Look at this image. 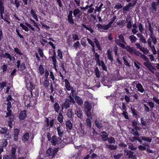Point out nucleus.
Wrapping results in <instances>:
<instances>
[{
    "label": "nucleus",
    "instance_id": "54",
    "mask_svg": "<svg viewBox=\"0 0 159 159\" xmlns=\"http://www.w3.org/2000/svg\"><path fill=\"white\" fill-rule=\"evenodd\" d=\"M126 21L127 22V27L129 29H131L132 28V24L131 20H130L128 21V19L126 20Z\"/></svg>",
    "mask_w": 159,
    "mask_h": 159
},
{
    "label": "nucleus",
    "instance_id": "22",
    "mask_svg": "<svg viewBox=\"0 0 159 159\" xmlns=\"http://www.w3.org/2000/svg\"><path fill=\"white\" fill-rule=\"evenodd\" d=\"M158 4L156 3V2H153L151 4L152 9V11H156L157 9Z\"/></svg>",
    "mask_w": 159,
    "mask_h": 159
},
{
    "label": "nucleus",
    "instance_id": "3",
    "mask_svg": "<svg viewBox=\"0 0 159 159\" xmlns=\"http://www.w3.org/2000/svg\"><path fill=\"white\" fill-rule=\"evenodd\" d=\"M137 0H133L132 2H129L122 9L123 11H128L130 8L135 6L137 3Z\"/></svg>",
    "mask_w": 159,
    "mask_h": 159
},
{
    "label": "nucleus",
    "instance_id": "38",
    "mask_svg": "<svg viewBox=\"0 0 159 159\" xmlns=\"http://www.w3.org/2000/svg\"><path fill=\"white\" fill-rule=\"evenodd\" d=\"M139 53L140 55V57L142 58V59L144 60L145 61H146V62H149V60L148 58L144 54H142L141 52H139V51L138 52Z\"/></svg>",
    "mask_w": 159,
    "mask_h": 159
},
{
    "label": "nucleus",
    "instance_id": "61",
    "mask_svg": "<svg viewBox=\"0 0 159 159\" xmlns=\"http://www.w3.org/2000/svg\"><path fill=\"white\" fill-rule=\"evenodd\" d=\"M7 65L4 64L1 67V68L3 70V72H5L7 70Z\"/></svg>",
    "mask_w": 159,
    "mask_h": 159
},
{
    "label": "nucleus",
    "instance_id": "43",
    "mask_svg": "<svg viewBox=\"0 0 159 159\" xmlns=\"http://www.w3.org/2000/svg\"><path fill=\"white\" fill-rule=\"evenodd\" d=\"M94 71L95 72V75L98 78H99L100 77V71L98 69V67H96Z\"/></svg>",
    "mask_w": 159,
    "mask_h": 159
},
{
    "label": "nucleus",
    "instance_id": "24",
    "mask_svg": "<svg viewBox=\"0 0 159 159\" xmlns=\"http://www.w3.org/2000/svg\"><path fill=\"white\" fill-rule=\"evenodd\" d=\"M26 116V111L25 110H24L20 112L19 115V118L20 120L24 119Z\"/></svg>",
    "mask_w": 159,
    "mask_h": 159
},
{
    "label": "nucleus",
    "instance_id": "27",
    "mask_svg": "<svg viewBox=\"0 0 159 159\" xmlns=\"http://www.w3.org/2000/svg\"><path fill=\"white\" fill-rule=\"evenodd\" d=\"M141 138L143 140L147 142L151 143L152 140V138L150 137H147L145 136H142Z\"/></svg>",
    "mask_w": 159,
    "mask_h": 159
},
{
    "label": "nucleus",
    "instance_id": "29",
    "mask_svg": "<svg viewBox=\"0 0 159 159\" xmlns=\"http://www.w3.org/2000/svg\"><path fill=\"white\" fill-rule=\"evenodd\" d=\"M65 87L66 89L68 91H70L71 90V87L69 82L67 79L65 80Z\"/></svg>",
    "mask_w": 159,
    "mask_h": 159
},
{
    "label": "nucleus",
    "instance_id": "28",
    "mask_svg": "<svg viewBox=\"0 0 159 159\" xmlns=\"http://www.w3.org/2000/svg\"><path fill=\"white\" fill-rule=\"evenodd\" d=\"M112 52L111 51L110 49H109L107 51V56L108 59L110 60L111 62H112L113 58L112 56Z\"/></svg>",
    "mask_w": 159,
    "mask_h": 159
},
{
    "label": "nucleus",
    "instance_id": "60",
    "mask_svg": "<svg viewBox=\"0 0 159 159\" xmlns=\"http://www.w3.org/2000/svg\"><path fill=\"white\" fill-rule=\"evenodd\" d=\"M103 6V4L102 3H101L100 5L99 6V7L98 6L96 7V9L95 11H97L98 12H100L101 11V10L102 8V7Z\"/></svg>",
    "mask_w": 159,
    "mask_h": 159
},
{
    "label": "nucleus",
    "instance_id": "17",
    "mask_svg": "<svg viewBox=\"0 0 159 159\" xmlns=\"http://www.w3.org/2000/svg\"><path fill=\"white\" fill-rule=\"evenodd\" d=\"M107 148L109 149L110 150H115L117 148L116 145H114L112 144H107L105 145Z\"/></svg>",
    "mask_w": 159,
    "mask_h": 159
},
{
    "label": "nucleus",
    "instance_id": "8",
    "mask_svg": "<svg viewBox=\"0 0 159 159\" xmlns=\"http://www.w3.org/2000/svg\"><path fill=\"white\" fill-rule=\"evenodd\" d=\"M25 79L27 86L28 85H29L30 84L29 88L31 90L30 91V93L32 95V90L34 89L35 87L33 85V84L30 82V80L29 79H26V77H25Z\"/></svg>",
    "mask_w": 159,
    "mask_h": 159
},
{
    "label": "nucleus",
    "instance_id": "40",
    "mask_svg": "<svg viewBox=\"0 0 159 159\" xmlns=\"http://www.w3.org/2000/svg\"><path fill=\"white\" fill-rule=\"evenodd\" d=\"M130 109L133 116H134L135 117H137L138 115L137 110H135L134 107H131Z\"/></svg>",
    "mask_w": 159,
    "mask_h": 159
},
{
    "label": "nucleus",
    "instance_id": "26",
    "mask_svg": "<svg viewBox=\"0 0 159 159\" xmlns=\"http://www.w3.org/2000/svg\"><path fill=\"white\" fill-rule=\"evenodd\" d=\"M102 120H95V125H96L97 127L99 129H101L102 128Z\"/></svg>",
    "mask_w": 159,
    "mask_h": 159
},
{
    "label": "nucleus",
    "instance_id": "39",
    "mask_svg": "<svg viewBox=\"0 0 159 159\" xmlns=\"http://www.w3.org/2000/svg\"><path fill=\"white\" fill-rule=\"evenodd\" d=\"M63 118L64 117L62 114L61 112L59 113L58 116L57 118L58 120L61 123L63 121Z\"/></svg>",
    "mask_w": 159,
    "mask_h": 159
},
{
    "label": "nucleus",
    "instance_id": "56",
    "mask_svg": "<svg viewBox=\"0 0 159 159\" xmlns=\"http://www.w3.org/2000/svg\"><path fill=\"white\" fill-rule=\"evenodd\" d=\"M123 155V154L120 153L117 154H115L113 157L115 159H120V157Z\"/></svg>",
    "mask_w": 159,
    "mask_h": 159
},
{
    "label": "nucleus",
    "instance_id": "14",
    "mask_svg": "<svg viewBox=\"0 0 159 159\" xmlns=\"http://www.w3.org/2000/svg\"><path fill=\"white\" fill-rule=\"evenodd\" d=\"M137 36L139 38V40L142 43L144 44L147 43L146 39L142 34L138 33L137 34Z\"/></svg>",
    "mask_w": 159,
    "mask_h": 159
},
{
    "label": "nucleus",
    "instance_id": "37",
    "mask_svg": "<svg viewBox=\"0 0 159 159\" xmlns=\"http://www.w3.org/2000/svg\"><path fill=\"white\" fill-rule=\"evenodd\" d=\"M30 14L31 15L33 18L36 20H38L37 16L35 12L32 9L31 10Z\"/></svg>",
    "mask_w": 159,
    "mask_h": 159
},
{
    "label": "nucleus",
    "instance_id": "30",
    "mask_svg": "<svg viewBox=\"0 0 159 159\" xmlns=\"http://www.w3.org/2000/svg\"><path fill=\"white\" fill-rule=\"evenodd\" d=\"M128 148L131 151H135L137 149V147L134 146L133 144L131 143H127Z\"/></svg>",
    "mask_w": 159,
    "mask_h": 159
},
{
    "label": "nucleus",
    "instance_id": "13",
    "mask_svg": "<svg viewBox=\"0 0 159 159\" xmlns=\"http://www.w3.org/2000/svg\"><path fill=\"white\" fill-rule=\"evenodd\" d=\"M75 100L78 105L82 106L83 104V101L82 98L78 96H76L75 98Z\"/></svg>",
    "mask_w": 159,
    "mask_h": 159
},
{
    "label": "nucleus",
    "instance_id": "55",
    "mask_svg": "<svg viewBox=\"0 0 159 159\" xmlns=\"http://www.w3.org/2000/svg\"><path fill=\"white\" fill-rule=\"evenodd\" d=\"M20 71H23L26 68V67L25 65V63L22 62L21 63L20 66Z\"/></svg>",
    "mask_w": 159,
    "mask_h": 159
},
{
    "label": "nucleus",
    "instance_id": "53",
    "mask_svg": "<svg viewBox=\"0 0 159 159\" xmlns=\"http://www.w3.org/2000/svg\"><path fill=\"white\" fill-rule=\"evenodd\" d=\"M120 21L116 23L117 25L119 26H122V27H123L125 25V20H120Z\"/></svg>",
    "mask_w": 159,
    "mask_h": 159
},
{
    "label": "nucleus",
    "instance_id": "58",
    "mask_svg": "<svg viewBox=\"0 0 159 159\" xmlns=\"http://www.w3.org/2000/svg\"><path fill=\"white\" fill-rule=\"evenodd\" d=\"M116 19V16H114L113 18L110 19V21L108 23V24L111 26V24L114 22L115 20Z\"/></svg>",
    "mask_w": 159,
    "mask_h": 159
},
{
    "label": "nucleus",
    "instance_id": "35",
    "mask_svg": "<svg viewBox=\"0 0 159 159\" xmlns=\"http://www.w3.org/2000/svg\"><path fill=\"white\" fill-rule=\"evenodd\" d=\"M49 85V79H45L43 85L45 88L46 89L48 88Z\"/></svg>",
    "mask_w": 159,
    "mask_h": 159
},
{
    "label": "nucleus",
    "instance_id": "23",
    "mask_svg": "<svg viewBox=\"0 0 159 159\" xmlns=\"http://www.w3.org/2000/svg\"><path fill=\"white\" fill-rule=\"evenodd\" d=\"M29 138V134L28 133H25L22 137V141L25 142L27 141Z\"/></svg>",
    "mask_w": 159,
    "mask_h": 159
},
{
    "label": "nucleus",
    "instance_id": "15",
    "mask_svg": "<svg viewBox=\"0 0 159 159\" xmlns=\"http://www.w3.org/2000/svg\"><path fill=\"white\" fill-rule=\"evenodd\" d=\"M140 129H131V133L134 136H139L140 135V133L138 131V130Z\"/></svg>",
    "mask_w": 159,
    "mask_h": 159
},
{
    "label": "nucleus",
    "instance_id": "47",
    "mask_svg": "<svg viewBox=\"0 0 159 159\" xmlns=\"http://www.w3.org/2000/svg\"><path fill=\"white\" fill-rule=\"evenodd\" d=\"M107 140L109 143L110 144L115 143V141L114 138L111 137L110 138H108Z\"/></svg>",
    "mask_w": 159,
    "mask_h": 159
},
{
    "label": "nucleus",
    "instance_id": "11",
    "mask_svg": "<svg viewBox=\"0 0 159 159\" xmlns=\"http://www.w3.org/2000/svg\"><path fill=\"white\" fill-rule=\"evenodd\" d=\"M100 136L102 140L104 141H107L108 139V134L105 131L101 133Z\"/></svg>",
    "mask_w": 159,
    "mask_h": 159
},
{
    "label": "nucleus",
    "instance_id": "45",
    "mask_svg": "<svg viewBox=\"0 0 159 159\" xmlns=\"http://www.w3.org/2000/svg\"><path fill=\"white\" fill-rule=\"evenodd\" d=\"M39 73L41 75H42L43 74L44 72V68L43 67V66L42 65H40L39 67Z\"/></svg>",
    "mask_w": 159,
    "mask_h": 159
},
{
    "label": "nucleus",
    "instance_id": "44",
    "mask_svg": "<svg viewBox=\"0 0 159 159\" xmlns=\"http://www.w3.org/2000/svg\"><path fill=\"white\" fill-rule=\"evenodd\" d=\"M14 51L17 54L19 55H22L23 54V53L22 52L20 49H19L18 48H14Z\"/></svg>",
    "mask_w": 159,
    "mask_h": 159
},
{
    "label": "nucleus",
    "instance_id": "57",
    "mask_svg": "<svg viewBox=\"0 0 159 159\" xmlns=\"http://www.w3.org/2000/svg\"><path fill=\"white\" fill-rule=\"evenodd\" d=\"M94 57L95 58V60L96 61L99 62L100 56L97 52L95 53Z\"/></svg>",
    "mask_w": 159,
    "mask_h": 159
},
{
    "label": "nucleus",
    "instance_id": "59",
    "mask_svg": "<svg viewBox=\"0 0 159 159\" xmlns=\"http://www.w3.org/2000/svg\"><path fill=\"white\" fill-rule=\"evenodd\" d=\"M140 51H142L145 54H148L149 52V50L148 49L143 47Z\"/></svg>",
    "mask_w": 159,
    "mask_h": 159
},
{
    "label": "nucleus",
    "instance_id": "36",
    "mask_svg": "<svg viewBox=\"0 0 159 159\" xmlns=\"http://www.w3.org/2000/svg\"><path fill=\"white\" fill-rule=\"evenodd\" d=\"M93 41L95 43V44L97 46V47L98 48V49L100 50H101V47L100 46V45L99 43V42L97 40V39L96 38H94L93 39Z\"/></svg>",
    "mask_w": 159,
    "mask_h": 159
},
{
    "label": "nucleus",
    "instance_id": "6",
    "mask_svg": "<svg viewBox=\"0 0 159 159\" xmlns=\"http://www.w3.org/2000/svg\"><path fill=\"white\" fill-rule=\"evenodd\" d=\"M143 64L152 73H154V71L156 70V69L154 66L152 65L149 62H144Z\"/></svg>",
    "mask_w": 159,
    "mask_h": 159
},
{
    "label": "nucleus",
    "instance_id": "4",
    "mask_svg": "<svg viewBox=\"0 0 159 159\" xmlns=\"http://www.w3.org/2000/svg\"><path fill=\"white\" fill-rule=\"evenodd\" d=\"M124 152L125 155L129 158L134 159L136 157L134 152L126 148L124 150Z\"/></svg>",
    "mask_w": 159,
    "mask_h": 159
},
{
    "label": "nucleus",
    "instance_id": "33",
    "mask_svg": "<svg viewBox=\"0 0 159 159\" xmlns=\"http://www.w3.org/2000/svg\"><path fill=\"white\" fill-rule=\"evenodd\" d=\"M129 39L130 40L131 43H134L137 40L136 37L133 35L130 36L129 37Z\"/></svg>",
    "mask_w": 159,
    "mask_h": 159
},
{
    "label": "nucleus",
    "instance_id": "7",
    "mask_svg": "<svg viewBox=\"0 0 159 159\" xmlns=\"http://www.w3.org/2000/svg\"><path fill=\"white\" fill-rule=\"evenodd\" d=\"M84 106L85 111H90L92 108L91 104L88 101H85L84 102Z\"/></svg>",
    "mask_w": 159,
    "mask_h": 159
},
{
    "label": "nucleus",
    "instance_id": "62",
    "mask_svg": "<svg viewBox=\"0 0 159 159\" xmlns=\"http://www.w3.org/2000/svg\"><path fill=\"white\" fill-rule=\"evenodd\" d=\"M90 111H85V114L87 115V116L88 117V118H91L92 119V114H91L90 112Z\"/></svg>",
    "mask_w": 159,
    "mask_h": 159
},
{
    "label": "nucleus",
    "instance_id": "46",
    "mask_svg": "<svg viewBox=\"0 0 159 159\" xmlns=\"http://www.w3.org/2000/svg\"><path fill=\"white\" fill-rule=\"evenodd\" d=\"M139 136H134L133 137H130L129 138V140L131 142H135L137 140H138V138H139Z\"/></svg>",
    "mask_w": 159,
    "mask_h": 159
},
{
    "label": "nucleus",
    "instance_id": "52",
    "mask_svg": "<svg viewBox=\"0 0 159 159\" xmlns=\"http://www.w3.org/2000/svg\"><path fill=\"white\" fill-rule=\"evenodd\" d=\"M80 12V10L78 9H75L73 11V15L75 17H76L77 15Z\"/></svg>",
    "mask_w": 159,
    "mask_h": 159
},
{
    "label": "nucleus",
    "instance_id": "19",
    "mask_svg": "<svg viewBox=\"0 0 159 159\" xmlns=\"http://www.w3.org/2000/svg\"><path fill=\"white\" fill-rule=\"evenodd\" d=\"M58 134L60 137L63 136L64 134L63 130L62 128L60 126L58 127L57 128Z\"/></svg>",
    "mask_w": 159,
    "mask_h": 159
},
{
    "label": "nucleus",
    "instance_id": "1",
    "mask_svg": "<svg viewBox=\"0 0 159 159\" xmlns=\"http://www.w3.org/2000/svg\"><path fill=\"white\" fill-rule=\"evenodd\" d=\"M7 102V110L8 112L6 113V116L5 117H9V119L8 122V125L10 127V128L11 129L12 127V122L14 120V116L13 114H11V111L10 110L11 107V102L9 101Z\"/></svg>",
    "mask_w": 159,
    "mask_h": 159
},
{
    "label": "nucleus",
    "instance_id": "9",
    "mask_svg": "<svg viewBox=\"0 0 159 159\" xmlns=\"http://www.w3.org/2000/svg\"><path fill=\"white\" fill-rule=\"evenodd\" d=\"M71 103V102L70 101V100L69 99L66 98L64 104L62 105V108L67 109L70 107Z\"/></svg>",
    "mask_w": 159,
    "mask_h": 159
},
{
    "label": "nucleus",
    "instance_id": "31",
    "mask_svg": "<svg viewBox=\"0 0 159 159\" xmlns=\"http://www.w3.org/2000/svg\"><path fill=\"white\" fill-rule=\"evenodd\" d=\"M82 25L84 28L86 30H89L91 33H93L94 32V30L92 29V27L90 25H88V26H87L85 25L82 24Z\"/></svg>",
    "mask_w": 159,
    "mask_h": 159
},
{
    "label": "nucleus",
    "instance_id": "16",
    "mask_svg": "<svg viewBox=\"0 0 159 159\" xmlns=\"http://www.w3.org/2000/svg\"><path fill=\"white\" fill-rule=\"evenodd\" d=\"M50 140L53 146L56 145V144L58 143V141L56 135L53 136Z\"/></svg>",
    "mask_w": 159,
    "mask_h": 159
},
{
    "label": "nucleus",
    "instance_id": "64",
    "mask_svg": "<svg viewBox=\"0 0 159 159\" xmlns=\"http://www.w3.org/2000/svg\"><path fill=\"white\" fill-rule=\"evenodd\" d=\"M3 159H13V158L10 155H4Z\"/></svg>",
    "mask_w": 159,
    "mask_h": 159
},
{
    "label": "nucleus",
    "instance_id": "49",
    "mask_svg": "<svg viewBox=\"0 0 159 159\" xmlns=\"http://www.w3.org/2000/svg\"><path fill=\"white\" fill-rule=\"evenodd\" d=\"M86 122L87 125L89 126V128H90L91 127L92 124L90 118H87L86 120Z\"/></svg>",
    "mask_w": 159,
    "mask_h": 159
},
{
    "label": "nucleus",
    "instance_id": "51",
    "mask_svg": "<svg viewBox=\"0 0 159 159\" xmlns=\"http://www.w3.org/2000/svg\"><path fill=\"white\" fill-rule=\"evenodd\" d=\"M20 26L22 28V29L25 30V31H28L29 29L25 25L23 24L22 23H20Z\"/></svg>",
    "mask_w": 159,
    "mask_h": 159
},
{
    "label": "nucleus",
    "instance_id": "42",
    "mask_svg": "<svg viewBox=\"0 0 159 159\" xmlns=\"http://www.w3.org/2000/svg\"><path fill=\"white\" fill-rule=\"evenodd\" d=\"M54 107L55 111L58 113L60 109V106L57 102L55 103L54 105Z\"/></svg>",
    "mask_w": 159,
    "mask_h": 159
},
{
    "label": "nucleus",
    "instance_id": "50",
    "mask_svg": "<svg viewBox=\"0 0 159 159\" xmlns=\"http://www.w3.org/2000/svg\"><path fill=\"white\" fill-rule=\"evenodd\" d=\"M127 51L129 52L130 53H132L133 52V48H131L129 46H126L125 48Z\"/></svg>",
    "mask_w": 159,
    "mask_h": 159
},
{
    "label": "nucleus",
    "instance_id": "48",
    "mask_svg": "<svg viewBox=\"0 0 159 159\" xmlns=\"http://www.w3.org/2000/svg\"><path fill=\"white\" fill-rule=\"evenodd\" d=\"M7 131V128L6 127L2 128L0 129V132L2 134L6 133Z\"/></svg>",
    "mask_w": 159,
    "mask_h": 159
},
{
    "label": "nucleus",
    "instance_id": "21",
    "mask_svg": "<svg viewBox=\"0 0 159 159\" xmlns=\"http://www.w3.org/2000/svg\"><path fill=\"white\" fill-rule=\"evenodd\" d=\"M66 129L68 131H69V130H71L73 128L72 124L70 120H68L66 122Z\"/></svg>",
    "mask_w": 159,
    "mask_h": 159
},
{
    "label": "nucleus",
    "instance_id": "2",
    "mask_svg": "<svg viewBox=\"0 0 159 159\" xmlns=\"http://www.w3.org/2000/svg\"><path fill=\"white\" fill-rule=\"evenodd\" d=\"M57 148L53 149L52 148H49L47 151L46 154L49 157V158L52 159L54 157L55 155L57 152Z\"/></svg>",
    "mask_w": 159,
    "mask_h": 159
},
{
    "label": "nucleus",
    "instance_id": "5",
    "mask_svg": "<svg viewBox=\"0 0 159 159\" xmlns=\"http://www.w3.org/2000/svg\"><path fill=\"white\" fill-rule=\"evenodd\" d=\"M75 114L81 120L84 119V115L83 112L80 108H77L75 110Z\"/></svg>",
    "mask_w": 159,
    "mask_h": 159
},
{
    "label": "nucleus",
    "instance_id": "18",
    "mask_svg": "<svg viewBox=\"0 0 159 159\" xmlns=\"http://www.w3.org/2000/svg\"><path fill=\"white\" fill-rule=\"evenodd\" d=\"M4 57L7 59H9L10 61H11L12 60H14L15 57L14 56L12 57L10 54L8 52H5L4 55Z\"/></svg>",
    "mask_w": 159,
    "mask_h": 159
},
{
    "label": "nucleus",
    "instance_id": "34",
    "mask_svg": "<svg viewBox=\"0 0 159 159\" xmlns=\"http://www.w3.org/2000/svg\"><path fill=\"white\" fill-rule=\"evenodd\" d=\"M67 116L70 118L72 117L73 115L72 109H69L67 110Z\"/></svg>",
    "mask_w": 159,
    "mask_h": 159
},
{
    "label": "nucleus",
    "instance_id": "25",
    "mask_svg": "<svg viewBox=\"0 0 159 159\" xmlns=\"http://www.w3.org/2000/svg\"><path fill=\"white\" fill-rule=\"evenodd\" d=\"M138 121L135 120H134L132 123V126L133 127V129H140L141 128L138 126Z\"/></svg>",
    "mask_w": 159,
    "mask_h": 159
},
{
    "label": "nucleus",
    "instance_id": "32",
    "mask_svg": "<svg viewBox=\"0 0 159 159\" xmlns=\"http://www.w3.org/2000/svg\"><path fill=\"white\" fill-rule=\"evenodd\" d=\"M150 38L151 39L153 44H155L157 42V39L153 34H150Z\"/></svg>",
    "mask_w": 159,
    "mask_h": 159
},
{
    "label": "nucleus",
    "instance_id": "41",
    "mask_svg": "<svg viewBox=\"0 0 159 159\" xmlns=\"http://www.w3.org/2000/svg\"><path fill=\"white\" fill-rule=\"evenodd\" d=\"M125 35V34H124ZM118 38L121 42L126 44V42L125 40V38L124 37V35L122 34H120L118 36Z\"/></svg>",
    "mask_w": 159,
    "mask_h": 159
},
{
    "label": "nucleus",
    "instance_id": "10",
    "mask_svg": "<svg viewBox=\"0 0 159 159\" xmlns=\"http://www.w3.org/2000/svg\"><path fill=\"white\" fill-rule=\"evenodd\" d=\"M20 132V130L17 128L15 129L14 130L13 135L14 141H17L18 139V136Z\"/></svg>",
    "mask_w": 159,
    "mask_h": 159
},
{
    "label": "nucleus",
    "instance_id": "12",
    "mask_svg": "<svg viewBox=\"0 0 159 159\" xmlns=\"http://www.w3.org/2000/svg\"><path fill=\"white\" fill-rule=\"evenodd\" d=\"M16 148L14 147H12L10 150V153L11 154V156L13 158V159H16Z\"/></svg>",
    "mask_w": 159,
    "mask_h": 159
},
{
    "label": "nucleus",
    "instance_id": "63",
    "mask_svg": "<svg viewBox=\"0 0 159 159\" xmlns=\"http://www.w3.org/2000/svg\"><path fill=\"white\" fill-rule=\"evenodd\" d=\"M20 1L19 0H15L14 4L15 5L16 7L17 8L20 6Z\"/></svg>",
    "mask_w": 159,
    "mask_h": 159
},
{
    "label": "nucleus",
    "instance_id": "20",
    "mask_svg": "<svg viewBox=\"0 0 159 159\" xmlns=\"http://www.w3.org/2000/svg\"><path fill=\"white\" fill-rule=\"evenodd\" d=\"M136 87L137 88L138 91L141 93H143L144 92V89L143 88L142 85L139 83H138L136 84Z\"/></svg>",
    "mask_w": 159,
    "mask_h": 159
}]
</instances>
